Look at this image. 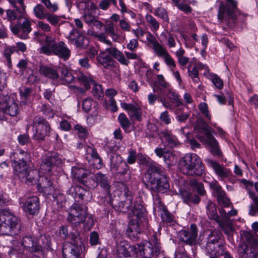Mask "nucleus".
Here are the masks:
<instances>
[{"label": "nucleus", "mask_w": 258, "mask_h": 258, "mask_svg": "<svg viewBox=\"0 0 258 258\" xmlns=\"http://www.w3.org/2000/svg\"><path fill=\"white\" fill-rule=\"evenodd\" d=\"M140 163L148 167L143 178L147 188L155 192L164 193L169 190V182L160 165L144 156L141 157Z\"/></svg>", "instance_id": "obj_1"}, {"label": "nucleus", "mask_w": 258, "mask_h": 258, "mask_svg": "<svg viewBox=\"0 0 258 258\" xmlns=\"http://www.w3.org/2000/svg\"><path fill=\"white\" fill-rule=\"evenodd\" d=\"M123 196L125 200L118 203V210L124 213L130 211L131 213L134 215L135 218L133 220L137 221V224L131 223L126 230V234L131 239L137 240L140 232V222L142 221V219L146 220L145 209L142 205L133 203L132 195L128 188L125 186L124 187Z\"/></svg>", "instance_id": "obj_2"}, {"label": "nucleus", "mask_w": 258, "mask_h": 258, "mask_svg": "<svg viewBox=\"0 0 258 258\" xmlns=\"http://www.w3.org/2000/svg\"><path fill=\"white\" fill-rule=\"evenodd\" d=\"M14 161V170L15 175L22 182L32 185L37 181L38 170L31 169L29 166L30 155L27 152L17 150L10 156Z\"/></svg>", "instance_id": "obj_3"}, {"label": "nucleus", "mask_w": 258, "mask_h": 258, "mask_svg": "<svg viewBox=\"0 0 258 258\" xmlns=\"http://www.w3.org/2000/svg\"><path fill=\"white\" fill-rule=\"evenodd\" d=\"M62 164V160L56 153H49L42 158L39 171H38L37 181L35 184L37 183L44 188V191L48 195H51L53 191L54 187L52 186L53 184L52 180L46 176L40 177L39 174L51 175L55 167L60 166Z\"/></svg>", "instance_id": "obj_4"}, {"label": "nucleus", "mask_w": 258, "mask_h": 258, "mask_svg": "<svg viewBox=\"0 0 258 258\" xmlns=\"http://www.w3.org/2000/svg\"><path fill=\"white\" fill-rule=\"evenodd\" d=\"M67 221L73 227H77L81 223H84V229L85 231H89L94 225L93 218L88 215L87 207L77 203L72 205Z\"/></svg>", "instance_id": "obj_5"}, {"label": "nucleus", "mask_w": 258, "mask_h": 258, "mask_svg": "<svg viewBox=\"0 0 258 258\" xmlns=\"http://www.w3.org/2000/svg\"><path fill=\"white\" fill-rule=\"evenodd\" d=\"M178 167L183 174L190 176H202L205 171L204 165L195 154H187L181 158L179 161Z\"/></svg>", "instance_id": "obj_6"}, {"label": "nucleus", "mask_w": 258, "mask_h": 258, "mask_svg": "<svg viewBox=\"0 0 258 258\" xmlns=\"http://www.w3.org/2000/svg\"><path fill=\"white\" fill-rule=\"evenodd\" d=\"M20 220L9 210L0 211V234L15 235L21 230Z\"/></svg>", "instance_id": "obj_7"}, {"label": "nucleus", "mask_w": 258, "mask_h": 258, "mask_svg": "<svg viewBox=\"0 0 258 258\" xmlns=\"http://www.w3.org/2000/svg\"><path fill=\"white\" fill-rule=\"evenodd\" d=\"M199 243L207 254L221 255L224 253V246L217 231H210L205 238L200 239Z\"/></svg>", "instance_id": "obj_8"}, {"label": "nucleus", "mask_w": 258, "mask_h": 258, "mask_svg": "<svg viewBox=\"0 0 258 258\" xmlns=\"http://www.w3.org/2000/svg\"><path fill=\"white\" fill-rule=\"evenodd\" d=\"M197 130V138L203 144L210 147V152L214 156H220L222 155L218 144L213 136L211 128L205 122H201L195 127Z\"/></svg>", "instance_id": "obj_9"}, {"label": "nucleus", "mask_w": 258, "mask_h": 258, "mask_svg": "<svg viewBox=\"0 0 258 258\" xmlns=\"http://www.w3.org/2000/svg\"><path fill=\"white\" fill-rule=\"evenodd\" d=\"M71 241L64 244L62 250L63 258H80V251L82 244V239L79 232H70Z\"/></svg>", "instance_id": "obj_10"}, {"label": "nucleus", "mask_w": 258, "mask_h": 258, "mask_svg": "<svg viewBox=\"0 0 258 258\" xmlns=\"http://www.w3.org/2000/svg\"><path fill=\"white\" fill-rule=\"evenodd\" d=\"M236 3L234 0H226V4L221 2L219 8L218 18L222 22L232 27L236 20Z\"/></svg>", "instance_id": "obj_11"}, {"label": "nucleus", "mask_w": 258, "mask_h": 258, "mask_svg": "<svg viewBox=\"0 0 258 258\" xmlns=\"http://www.w3.org/2000/svg\"><path fill=\"white\" fill-rule=\"evenodd\" d=\"M33 127L35 131L33 138L36 140H44L50 130L48 122L43 117L39 116L34 118Z\"/></svg>", "instance_id": "obj_12"}, {"label": "nucleus", "mask_w": 258, "mask_h": 258, "mask_svg": "<svg viewBox=\"0 0 258 258\" xmlns=\"http://www.w3.org/2000/svg\"><path fill=\"white\" fill-rule=\"evenodd\" d=\"M77 80L87 90L90 88V85H93L92 93L95 98L101 99L104 96L102 86L97 84L90 76L79 73L77 76Z\"/></svg>", "instance_id": "obj_13"}, {"label": "nucleus", "mask_w": 258, "mask_h": 258, "mask_svg": "<svg viewBox=\"0 0 258 258\" xmlns=\"http://www.w3.org/2000/svg\"><path fill=\"white\" fill-rule=\"evenodd\" d=\"M98 185L105 189L106 190L109 189L110 180L105 174L98 172L95 174L90 175L86 180V185L89 188H94Z\"/></svg>", "instance_id": "obj_14"}, {"label": "nucleus", "mask_w": 258, "mask_h": 258, "mask_svg": "<svg viewBox=\"0 0 258 258\" xmlns=\"http://www.w3.org/2000/svg\"><path fill=\"white\" fill-rule=\"evenodd\" d=\"M198 229L197 225L191 224L186 230H181L178 233V238L180 241L189 245L197 244Z\"/></svg>", "instance_id": "obj_15"}, {"label": "nucleus", "mask_w": 258, "mask_h": 258, "mask_svg": "<svg viewBox=\"0 0 258 258\" xmlns=\"http://www.w3.org/2000/svg\"><path fill=\"white\" fill-rule=\"evenodd\" d=\"M209 185L212 190L213 195L216 197L219 204L225 207H229L230 204V201L219 182L216 180H213L209 182Z\"/></svg>", "instance_id": "obj_16"}, {"label": "nucleus", "mask_w": 258, "mask_h": 258, "mask_svg": "<svg viewBox=\"0 0 258 258\" xmlns=\"http://www.w3.org/2000/svg\"><path fill=\"white\" fill-rule=\"evenodd\" d=\"M110 169L112 172L124 175L129 170L127 163L123 161L122 157L117 154L112 153L110 157Z\"/></svg>", "instance_id": "obj_17"}, {"label": "nucleus", "mask_w": 258, "mask_h": 258, "mask_svg": "<svg viewBox=\"0 0 258 258\" xmlns=\"http://www.w3.org/2000/svg\"><path fill=\"white\" fill-rule=\"evenodd\" d=\"M10 29L15 35L22 39H27L29 38L28 34L32 31L31 22L29 19L25 18L19 26L11 25Z\"/></svg>", "instance_id": "obj_18"}, {"label": "nucleus", "mask_w": 258, "mask_h": 258, "mask_svg": "<svg viewBox=\"0 0 258 258\" xmlns=\"http://www.w3.org/2000/svg\"><path fill=\"white\" fill-rule=\"evenodd\" d=\"M84 31H80L77 29H73L69 33L67 38L69 42L74 45L76 48L79 49H85L87 46L86 44V37L83 34Z\"/></svg>", "instance_id": "obj_19"}, {"label": "nucleus", "mask_w": 258, "mask_h": 258, "mask_svg": "<svg viewBox=\"0 0 258 258\" xmlns=\"http://www.w3.org/2000/svg\"><path fill=\"white\" fill-rule=\"evenodd\" d=\"M205 161L208 166L213 168L219 180H223L230 177L231 175L230 170L224 167L223 165L211 159H206Z\"/></svg>", "instance_id": "obj_20"}, {"label": "nucleus", "mask_w": 258, "mask_h": 258, "mask_svg": "<svg viewBox=\"0 0 258 258\" xmlns=\"http://www.w3.org/2000/svg\"><path fill=\"white\" fill-rule=\"evenodd\" d=\"M22 207L23 210L30 215L37 214L40 209L39 200L37 197L32 196L28 198L23 203Z\"/></svg>", "instance_id": "obj_21"}, {"label": "nucleus", "mask_w": 258, "mask_h": 258, "mask_svg": "<svg viewBox=\"0 0 258 258\" xmlns=\"http://www.w3.org/2000/svg\"><path fill=\"white\" fill-rule=\"evenodd\" d=\"M238 253L240 258H258V248L241 242L238 247Z\"/></svg>", "instance_id": "obj_22"}, {"label": "nucleus", "mask_w": 258, "mask_h": 258, "mask_svg": "<svg viewBox=\"0 0 258 258\" xmlns=\"http://www.w3.org/2000/svg\"><path fill=\"white\" fill-rule=\"evenodd\" d=\"M154 204V208L157 209L158 211L160 212L161 219L164 222L170 224L175 222L174 216L168 211L160 200H156Z\"/></svg>", "instance_id": "obj_23"}, {"label": "nucleus", "mask_w": 258, "mask_h": 258, "mask_svg": "<svg viewBox=\"0 0 258 258\" xmlns=\"http://www.w3.org/2000/svg\"><path fill=\"white\" fill-rule=\"evenodd\" d=\"M136 252L135 246L128 244L126 242H121L117 245L116 258L134 257L131 254Z\"/></svg>", "instance_id": "obj_24"}, {"label": "nucleus", "mask_w": 258, "mask_h": 258, "mask_svg": "<svg viewBox=\"0 0 258 258\" xmlns=\"http://www.w3.org/2000/svg\"><path fill=\"white\" fill-rule=\"evenodd\" d=\"M120 106L123 109L127 111L131 117L134 118L139 121L142 120V110L137 104L121 102Z\"/></svg>", "instance_id": "obj_25"}, {"label": "nucleus", "mask_w": 258, "mask_h": 258, "mask_svg": "<svg viewBox=\"0 0 258 258\" xmlns=\"http://www.w3.org/2000/svg\"><path fill=\"white\" fill-rule=\"evenodd\" d=\"M21 242L24 249L31 253L41 250V246L38 243L36 238L30 235L23 237Z\"/></svg>", "instance_id": "obj_26"}, {"label": "nucleus", "mask_w": 258, "mask_h": 258, "mask_svg": "<svg viewBox=\"0 0 258 258\" xmlns=\"http://www.w3.org/2000/svg\"><path fill=\"white\" fill-rule=\"evenodd\" d=\"M39 72L41 75L51 80L53 84L57 85L59 83L60 78L58 71L55 69L46 66H41L39 68Z\"/></svg>", "instance_id": "obj_27"}, {"label": "nucleus", "mask_w": 258, "mask_h": 258, "mask_svg": "<svg viewBox=\"0 0 258 258\" xmlns=\"http://www.w3.org/2000/svg\"><path fill=\"white\" fill-rule=\"evenodd\" d=\"M138 251L140 255L144 258H151L153 256H157L160 253H156L155 249L151 242H146L142 245L138 246Z\"/></svg>", "instance_id": "obj_28"}, {"label": "nucleus", "mask_w": 258, "mask_h": 258, "mask_svg": "<svg viewBox=\"0 0 258 258\" xmlns=\"http://www.w3.org/2000/svg\"><path fill=\"white\" fill-rule=\"evenodd\" d=\"M69 191L75 199L78 198L82 200L88 201V198L91 196L89 190L78 185L72 186Z\"/></svg>", "instance_id": "obj_29"}, {"label": "nucleus", "mask_w": 258, "mask_h": 258, "mask_svg": "<svg viewBox=\"0 0 258 258\" xmlns=\"http://www.w3.org/2000/svg\"><path fill=\"white\" fill-rule=\"evenodd\" d=\"M160 138L166 146L173 148L177 146L178 141L176 137L173 136L170 132L168 131H163L159 134Z\"/></svg>", "instance_id": "obj_30"}, {"label": "nucleus", "mask_w": 258, "mask_h": 258, "mask_svg": "<svg viewBox=\"0 0 258 258\" xmlns=\"http://www.w3.org/2000/svg\"><path fill=\"white\" fill-rule=\"evenodd\" d=\"M97 60L106 69H111L115 66L114 60L105 51H101L97 56Z\"/></svg>", "instance_id": "obj_31"}, {"label": "nucleus", "mask_w": 258, "mask_h": 258, "mask_svg": "<svg viewBox=\"0 0 258 258\" xmlns=\"http://www.w3.org/2000/svg\"><path fill=\"white\" fill-rule=\"evenodd\" d=\"M181 195L183 202L189 206L191 204H198L201 201V198L198 195L188 190H182Z\"/></svg>", "instance_id": "obj_32"}, {"label": "nucleus", "mask_w": 258, "mask_h": 258, "mask_svg": "<svg viewBox=\"0 0 258 258\" xmlns=\"http://www.w3.org/2000/svg\"><path fill=\"white\" fill-rule=\"evenodd\" d=\"M105 51L117 60L121 64L127 66L130 61L126 59L124 54L115 47H110L106 48Z\"/></svg>", "instance_id": "obj_33"}, {"label": "nucleus", "mask_w": 258, "mask_h": 258, "mask_svg": "<svg viewBox=\"0 0 258 258\" xmlns=\"http://www.w3.org/2000/svg\"><path fill=\"white\" fill-rule=\"evenodd\" d=\"M57 44L54 38L50 36H45V44L41 48V51L46 54L53 53Z\"/></svg>", "instance_id": "obj_34"}, {"label": "nucleus", "mask_w": 258, "mask_h": 258, "mask_svg": "<svg viewBox=\"0 0 258 258\" xmlns=\"http://www.w3.org/2000/svg\"><path fill=\"white\" fill-rule=\"evenodd\" d=\"M53 53L64 59H67L71 55V50L67 47L64 42L60 41L57 43Z\"/></svg>", "instance_id": "obj_35"}, {"label": "nucleus", "mask_w": 258, "mask_h": 258, "mask_svg": "<svg viewBox=\"0 0 258 258\" xmlns=\"http://www.w3.org/2000/svg\"><path fill=\"white\" fill-rule=\"evenodd\" d=\"M207 214L209 218L214 220L219 224H221V220L217 212L215 204L211 201H209L206 207Z\"/></svg>", "instance_id": "obj_36"}, {"label": "nucleus", "mask_w": 258, "mask_h": 258, "mask_svg": "<svg viewBox=\"0 0 258 258\" xmlns=\"http://www.w3.org/2000/svg\"><path fill=\"white\" fill-rule=\"evenodd\" d=\"M72 175L74 178L86 185V180L88 177H87L86 171L84 168L78 166L73 167L72 168Z\"/></svg>", "instance_id": "obj_37"}, {"label": "nucleus", "mask_w": 258, "mask_h": 258, "mask_svg": "<svg viewBox=\"0 0 258 258\" xmlns=\"http://www.w3.org/2000/svg\"><path fill=\"white\" fill-rule=\"evenodd\" d=\"M248 194L252 201V204L249 206V214L252 216H255L258 214V197L252 191L248 190Z\"/></svg>", "instance_id": "obj_38"}, {"label": "nucleus", "mask_w": 258, "mask_h": 258, "mask_svg": "<svg viewBox=\"0 0 258 258\" xmlns=\"http://www.w3.org/2000/svg\"><path fill=\"white\" fill-rule=\"evenodd\" d=\"M156 53L158 57H162L164 59L167 65L173 67H176L174 59L170 56L166 49L164 46Z\"/></svg>", "instance_id": "obj_39"}, {"label": "nucleus", "mask_w": 258, "mask_h": 258, "mask_svg": "<svg viewBox=\"0 0 258 258\" xmlns=\"http://www.w3.org/2000/svg\"><path fill=\"white\" fill-rule=\"evenodd\" d=\"M104 27L106 33L112 38V40L115 42H119L120 37L117 33V30L114 24L109 23Z\"/></svg>", "instance_id": "obj_40"}, {"label": "nucleus", "mask_w": 258, "mask_h": 258, "mask_svg": "<svg viewBox=\"0 0 258 258\" xmlns=\"http://www.w3.org/2000/svg\"><path fill=\"white\" fill-rule=\"evenodd\" d=\"M9 3L16 9V11L18 12L21 16L19 19L23 16L25 12L26 6L24 4L23 0H8Z\"/></svg>", "instance_id": "obj_41"}, {"label": "nucleus", "mask_w": 258, "mask_h": 258, "mask_svg": "<svg viewBox=\"0 0 258 258\" xmlns=\"http://www.w3.org/2000/svg\"><path fill=\"white\" fill-rule=\"evenodd\" d=\"M189 185L196 189L197 193L200 196H204L206 194L204 184L201 182H198L196 179H191L189 182Z\"/></svg>", "instance_id": "obj_42"}, {"label": "nucleus", "mask_w": 258, "mask_h": 258, "mask_svg": "<svg viewBox=\"0 0 258 258\" xmlns=\"http://www.w3.org/2000/svg\"><path fill=\"white\" fill-rule=\"evenodd\" d=\"M174 6L180 11L188 14L191 12V8L189 5L185 3V0H171Z\"/></svg>", "instance_id": "obj_43"}, {"label": "nucleus", "mask_w": 258, "mask_h": 258, "mask_svg": "<svg viewBox=\"0 0 258 258\" xmlns=\"http://www.w3.org/2000/svg\"><path fill=\"white\" fill-rule=\"evenodd\" d=\"M244 237L247 242L250 245H248L249 246L258 248V240L256 234L246 232L244 233Z\"/></svg>", "instance_id": "obj_44"}, {"label": "nucleus", "mask_w": 258, "mask_h": 258, "mask_svg": "<svg viewBox=\"0 0 258 258\" xmlns=\"http://www.w3.org/2000/svg\"><path fill=\"white\" fill-rule=\"evenodd\" d=\"M33 13L35 16L40 19H45L47 13H45V9L41 4H37L33 8Z\"/></svg>", "instance_id": "obj_45"}, {"label": "nucleus", "mask_w": 258, "mask_h": 258, "mask_svg": "<svg viewBox=\"0 0 258 258\" xmlns=\"http://www.w3.org/2000/svg\"><path fill=\"white\" fill-rule=\"evenodd\" d=\"M11 247V250L10 251V254H15V252L21 253L24 252V249L22 245V242L20 243L17 240H12L11 245L10 246Z\"/></svg>", "instance_id": "obj_46"}, {"label": "nucleus", "mask_w": 258, "mask_h": 258, "mask_svg": "<svg viewBox=\"0 0 258 258\" xmlns=\"http://www.w3.org/2000/svg\"><path fill=\"white\" fill-rule=\"evenodd\" d=\"M17 51V49L15 46H9L6 47L3 52V55L7 60V64L9 68L12 66V61L11 56L12 54Z\"/></svg>", "instance_id": "obj_47"}, {"label": "nucleus", "mask_w": 258, "mask_h": 258, "mask_svg": "<svg viewBox=\"0 0 258 258\" xmlns=\"http://www.w3.org/2000/svg\"><path fill=\"white\" fill-rule=\"evenodd\" d=\"M147 39L153 45V49L155 53L163 47V45L158 42L155 36L151 33H148Z\"/></svg>", "instance_id": "obj_48"}, {"label": "nucleus", "mask_w": 258, "mask_h": 258, "mask_svg": "<svg viewBox=\"0 0 258 258\" xmlns=\"http://www.w3.org/2000/svg\"><path fill=\"white\" fill-rule=\"evenodd\" d=\"M146 19L152 31H156L159 29V23L152 15H147Z\"/></svg>", "instance_id": "obj_49"}, {"label": "nucleus", "mask_w": 258, "mask_h": 258, "mask_svg": "<svg viewBox=\"0 0 258 258\" xmlns=\"http://www.w3.org/2000/svg\"><path fill=\"white\" fill-rule=\"evenodd\" d=\"M174 258H191L186 253L184 246L179 244L174 252Z\"/></svg>", "instance_id": "obj_50"}, {"label": "nucleus", "mask_w": 258, "mask_h": 258, "mask_svg": "<svg viewBox=\"0 0 258 258\" xmlns=\"http://www.w3.org/2000/svg\"><path fill=\"white\" fill-rule=\"evenodd\" d=\"M167 96L172 103L175 104L177 106L181 104L178 95L175 91L169 90L167 93Z\"/></svg>", "instance_id": "obj_51"}, {"label": "nucleus", "mask_w": 258, "mask_h": 258, "mask_svg": "<svg viewBox=\"0 0 258 258\" xmlns=\"http://www.w3.org/2000/svg\"><path fill=\"white\" fill-rule=\"evenodd\" d=\"M209 78L212 81L213 84L218 89H221L223 87V83L220 77L215 74H210Z\"/></svg>", "instance_id": "obj_52"}, {"label": "nucleus", "mask_w": 258, "mask_h": 258, "mask_svg": "<svg viewBox=\"0 0 258 258\" xmlns=\"http://www.w3.org/2000/svg\"><path fill=\"white\" fill-rule=\"evenodd\" d=\"M118 119L121 127L126 131L131 126V123L127 117L123 113L119 115Z\"/></svg>", "instance_id": "obj_53"}, {"label": "nucleus", "mask_w": 258, "mask_h": 258, "mask_svg": "<svg viewBox=\"0 0 258 258\" xmlns=\"http://www.w3.org/2000/svg\"><path fill=\"white\" fill-rule=\"evenodd\" d=\"M149 242L152 243L153 248L155 249V252L160 253L161 252V243L156 234H154L151 236L150 241Z\"/></svg>", "instance_id": "obj_54"}, {"label": "nucleus", "mask_w": 258, "mask_h": 258, "mask_svg": "<svg viewBox=\"0 0 258 258\" xmlns=\"http://www.w3.org/2000/svg\"><path fill=\"white\" fill-rule=\"evenodd\" d=\"M53 198L54 199L53 202H55L60 207L63 206L64 204L66 202V199L64 195L61 193H54L52 192Z\"/></svg>", "instance_id": "obj_55"}, {"label": "nucleus", "mask_w": 258, "mask_h": 258, "mask_svg": "<svg viewBox=\"0 0 258 258\" xmlns=\"http://www.w3.org/2000/svg\"><path fill=\"white\" fill-rule=\"evenodd\" d=\"M60 71L61 73L62 78L66 82L70 83L73 81L74 79V76L67 69H61Z\"/></svg>", "instance_id": "obj_56"}, {"label": "nucleus", "mask_w": 258, "mask_h": 258, "mask_svg": "<svg viewBox=\"0 0 258 258\" xmlns=\"http://www.w3.org/2000/svg\"><path fill=\"white\" fill-rule=\"evenodd\" d=\"M164 161L168 166L172 165L176 162V158L172 153L167 151L163 157Z\"/></svg>", "instance_id": "obj_57"}, {"label": "nucleus", "mask_w": 258, "mask_h": 258, "mask_svg": "<svg viewBox=\"0 0 258 258\" xmlns=\"http://www.w3.org/2000/svg\"><path fill=\"white\" fill-rule=\"evenodd\" d=\"M41 111L44 115L48 116L49 118L53 117L54 115L53 110L49 105L43 104L41 107Z\"/></svg>", "instance_id": "obj_58"}, {"label": "nucleus", "mask_w": 258, "mask_h": 258, "mask_svg": "<svg viewBox=\"0 0 258 258\" xmlns=\"http://www.w3.org/2000/svg\"><path fill=\"white\" fill-rule=\"evenodd\" d=\"M75 129L78 132V136L80 139L84 140L87 137L88 132L86 128L77 124L75 126Z\"/></svg>", "instance_id": "obj_59"}, {"label": "nucleus", "mask_w": 258, "mask_h": 258, "mask_svg": "<svg viewBox=\"0 0 258 258\" xmlns=\"http://www.w3.org/2000/svg\"><path fill=\"white\" fill-rule=\"evenodd\" d=\"M162 36H164L166 39L167 43V45L169 48L174 47L176 45V42L173 35L168 32L166 33H162Z\"/></svg>", "instance_id": "obj_60"}, {"label": "nucleus", "mask_w": 258, "mask_h": 258, "mask_svg": "<svg viewBox=\"0 0 258 258\" xmlns=\"http://www.w3.org/2000/svg\"><path fill=\"white\" fill-rule=\"evenodd\" d=\"M155 14L166 22L169 21L167 13L165 9L162 8H158L155 11Z\"/></svg>", "instance_id": "obj_61"}, {"label": "nucleus", "mask_w": 258, "mask_h": 258, "mask_svg": "<svg viewBox=\"0 0 258 258\" xmlns=\"http://www.w3.org/2000/svg\"><path fill=\"white\" fill-rule=\"evenodd\" d=\"M199 109L208 119H211V116L209 112L208 105L206 103L202 102L200 103L199 105Z\"/></svg>", "instance_id": "obj_62"}, {"label": "nucleus", "mask_w": 258, "mask_h": 258, "mask_svg": "<svg viewBox=\"0 0 258 258\" xmlns=\"http://www.w3.org/2000/svg\"><path fill=\"white\" fill-rule=\"evenodd\" d=\"M41 1L50 11L54 12L57 10L58 7L57 5L52 4L50 0H41Z\"/></svg>", "instance_id": "obj_63"}, {"label": "nucleus", "mask_w": 258, "mask_h": 258, "mask_svg": "<svg viewBox=\"0 0 258 258\" xmlns=\"http://www.w3.org/2000/svg\"><path fill=\"white\" fill-rule=\"evenodd\" d=\"M45 19L53 25H56L59 21L58 17L55 15L47 13Z\"/></svg>", "instance_id": "obj_64"}]
</instances>
